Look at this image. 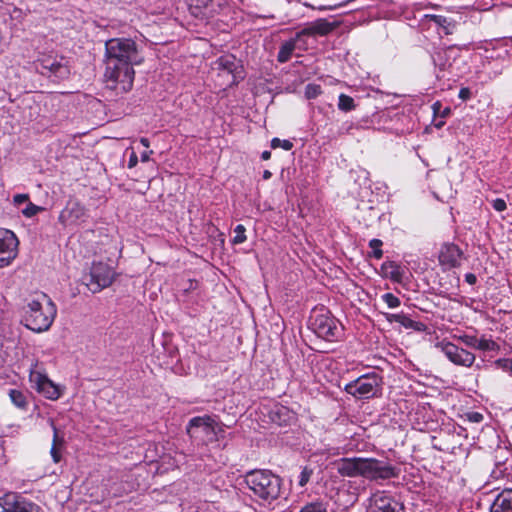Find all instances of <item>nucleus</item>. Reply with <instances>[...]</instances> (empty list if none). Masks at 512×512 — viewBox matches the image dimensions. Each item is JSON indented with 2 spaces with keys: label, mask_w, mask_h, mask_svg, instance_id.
<instances>
[{
  "label": "nucleus",
  "mask_w": 512,
  "mask_h": 512,
  "mask_svg": "<svg viewBox=\"0 0 512 512\" xmlns=\"http://www.w3.org/2000/svg\"><path fill=\"white\" fill-rule=\"evenodd\" d=\"M471 95H472L471 90L467 87H463L460 89L458 97L461 100L466 101L471 98Z\"/></svg>",
  "instance_id": "nucleus-43"
},
{
  "label": "nucleus",
  "mask_w": 512,
  "mask_h": 512,
  "mask_svg": "<svg viewBox=\"0 0 512 512\" xmlns=\"http://www.w3.org/2000/svg\"><path fill=\"white\" fill-rule=\"evenodd\" d=\"M271 158V152L270 151H263L261 154L262 160H269Z\"/></svg>",
  "instance_id": "nucleus-51"
},
{
  "label": "nucleus",
  "mask_w": 512,
  "mask_h": 512,
  "mask_svg": "<svg viewBox=\"0 0 512 512\" xmlns=\"http://www.w3.org/2000/svg\"><path fill=\"white\" fill-rule=\"evenodd\" d=\"M370 512H403V505L385 492H376L370 499Z\"/></svg>",
  "instance_id": "nucleus-13"
},
{
  "label": "nucleus",
  "mask_w": 512,
  "mask_h": 512,
  "mask_svg": "<svg viewBox=\"0 0 512 512\" xmlns=\"http://www.w3.org/2000/svg\"><path fill=\"white\" fill-rule=\"evenodd\" d=\"M9 397L12 401V403L21 410H26L28 407V401L27 396L24 392L17 390V389H11L9 391Z\"/></svg>",
  "instance_id": "nucleus-24"
},
{
  "label": "nucleus",
  "mask_w": 512,
  "mask_h": 512,
  "mask_svg": "<svg viewBox=\"0 0 512 512\" xmlns=\"http://www.w3.org/2000/svg\"><path fill=\"white\" fill-rule=\"evenodd\" d=\"M244 481L252 493L250 496L261 504H271L280 496L282 481L270 470L250 471Z\"/></svg>",
  "instance_id": "nucleus-3"
},
{
  "label": "nucleus",
  "mask_w": 512,
  "mask_h": 512,
  "mask_svg": "<svg viewBox=\"0 0 512 512\" xmlns=\"http://www.w3.org/2000/svg\"><path fill=\"white\" fill-rule=\"evenodd\" d=\"M312 473H313L312 469H309L308 467L303 468V470L301 471V473L298 477V484L300 487H304L308 483Z\"/></svg>",
  "instance_id": "nucleus-37"
},
{
  "label": "nucleus",
  "mask_w": 512,
  "mask_h": 512,
  "mask_svg": "<svg viewBox=\"0 0 512 512\" xmlns=\"http://www.w3.org/2000/svg\"><path fill=\"white\" fill-rule=\"evenodd\" d=\"M398 323L401 326L405 327L406 329H411V327L413 326V320L404 313H401L400 320Z\"/></svg>",
  "instance_id": "nucleus-39"
},
{
  "label": "nucleus",
  "mask_w": 512,
  "mask_h": 512,
  "mask_svg": "<svg viewBox=\"0 0 512 512\" xmlns=\"http://www.w3.org/2000/svg\"><path fill=\"white\" fill-rule=\"evenodd\" d=\"M490 512H512V488L501 490L489 507Z\"/></svg>",
  "instance_id": "nucleus-17"
},
{
  "label": "nucleus",
  "mask_w": 512,
  "mask_h": 512,
  "mask_svg": "<svg viewBox=\"0 0 512 512\" xmlns=\"http://www.w3.org/2000/svg\"><path fill=\"white\" fill-rule=\"evenodd\" d=\"M153 153L152 150H149V151H144L142 154H141V161L142 162H147L149 161L150 159V155Z\"/></svg>",
  "instance_id": "nucleus-48"
},
{
  "label": "nucleus",
  "mask_w": 512,
  "mask_h": 512,
  "mask_svg": "<svg viewBox=\"0 0 512 512\" xmlns=\"http://www.w3.org/2000/svg\"><path fill=\"white\" fill-rule=\"evenodd\" d=\"M493 209L497 212H503L506 210L507 205L504 199L502 198H496L490 201Z\"/></svg>",
  "instance_id": "nucleus-38"
},
{
  "label": "nucleus",
  "mask_w": 512,
  "mask_h": 512,
  "mask_svg": "<svg viewBox=\"0 0 512 512\" xmlns=\"http://www.w3.org/2000/svg\"><path fill=\"white\" fill-rule=\"evenodd\" d=\"M13 202L15 205H20L24 202H29V195L28 194H16L13 197Z\"/></svg>",
  "instance_id": "nucleus-42"
},
{
  "label": "nucleus",
  "mask_w": 512,
  "mask_h": 512,
  "mask_svg": "<svg viewBox=\"0 0 512 512\" xmlns=\"http://www.w3.org/2000/svg\"><path fill=\"white\" fill-rule=\"evenodd\" d=\"M468 420L473 423H480L483 421V415L479 412H471L467 414Z\"/></svg>",
  "instance_id": "nucleus-41"
},
{
  "label": "nucleus",
  "mask_w": 512,
  "mask_h": 512,
  "mask_svg": "<svg viewBox=\"0 0 512 512\" xmlns=\"http://www.w3.org/2000/svg\"><path fill=\"white\" fill-rule=\"evenodd\" d=\"M321 93L322 89L320 85L310 83L305 87V97L307 99H315Z\"/></svg>",
  "instance_id": "nucleus-31"
},
{
  "label": "nucleus",
  "mask_w": 512,
  "mask_h": 512,
  "mask_svg": "<svg viewBox=\"0 0 512 512\" xmlns=\"http://www.w3.org/2000/svg\"><path fill=\"white\" fill-rule=\"evenodd\" d=\"M42 210V207L33 204L32 202H28L25 209L22 210V213L25 217L31 218L35 216L39 211Z\"/></svg>",
  "instance_id": "nucleus-36"
},
{
  "label": "nucleus",
  "mask_w": 512,
  "mask_h": 512,
  "mask_svg": "<svg viewBox=\"0 0 512 512\" xmlns=\"http://www.w3.org/2000/svg\"><path fill=\"white\" fill-rule=\"evenodd\" d=\"M299 512H327V504L322 501L307 503Z\"/></svg>",
  "instance_id": "nucleus-28"
},
{
  "label": "nucleus",
  "mask_w": 512,
  "mask_h": 512,
  "mask_svg": "<svg viewBox=\"0 0 512 512\" xmlns=\"http://www.w3.org/2000/svg\"><path fill=\"white\" fill-rule=\"evenodd\" d=\"M337 26V23H331L327 19L320 18L311 22L307 27L297 32V38L315 35L325 36L332 32Z\"/></svg>",
  "instance_id": "nucleus-16"
},
{
  "label": "nucleus",
  "mask_w": 512,
  "mask_h": 512,
  "mask_svg": "<svg viewBox=\"0 0 512 512\" xmlns=\"http://www.w3.org/2000/svg\"><path fill=\"white\" fill-rule=\"evenodd\" d=\"M271 147L273 149L282 148L286 151H289L293 148V143L289 140H281L279 138H273L271 140Z\"/></svg>",
  "instance_id": "nucleus-33"
},
{
  "label": "nucleus",
  "mask_w": 512,
  "mask_h": 512,
  "mask_svg": "<svg viewBox=\"0 0 512 512\" xmlns=\"http://www.w3.org/2000/svg\"><path fill=\"white\" fill-rule=\"evenodd\" d=\"M335 467L343 477H363L364 458H341L335 462Z\"/></svg>",
  "instance_id": "nucleus-14"
},
{
  "label": "nucleus",
  "mask_w": 512,
  "mask_h": 512,
  "mask_svg": "<svg viewBox=\"0 0 512 512\" xmlns=\"http://www.w3.org/2000/svg\"><path fill=\"white\" fill-rule=\"evenodd\" d=\"M16 256L17 254H7L6 256L0 257V268L10 265Z\"/></svg>",
  "instance_id": "nucleus-40"
},
{
  "label": "nucleus",
  "mask_w": 512,
  "mask_h": 512,
  "mask_svg": "<svg viewBox=\"0 0 512 512\" xmlns=\"http://www.w3.org/2000/svg\"><path fill=\"white\" fill-rule=\"evenodd\" d=\"M465 281L470 284V285H474L477 281V277L475 274L473 273H466L465 274Z\"/></svg>",
  "instance_id": "nucleus-46"
},
{
  "label": "nucleus",
  "mask_w": 512,
  "mask_h": 512,
  "mask_svg": "<svg viewBox=\"0 0 512 512\" xmlns=\"http://www.w3.org/2000/svg\"><path fill=\"white\" fill-rule=\"evenodd\" d=\"M356 108L354 99L346 94H340L338 98V109L343 112H350Z\"/></svg>",
  "instance_id": "nucleus-26"
},
{
  "label": "nucleus",
  "mask_w": 512,
  "mask_h": 512,
  "mask_svg": "<svg viewBox=\"0 0 512 512\" xmlns=\"http://www.w3.org/2000/svg\"><path fill=\"white\" fill-rule=\"evenodd\" d=\"M271 420L278 425L287 424L292 418V412L285 406L275 405L270 411Z\"/></svg>",
  "instance_id": "nucleus-23"
},
{
  "label": "nucleus",
  "mask_w": 512,
  "mask_h": 512,
  "mask_svg": "<svg viewBox=\"0 0 512 512\" xmlns=\"http://www.w3.org/2000/svg\"><path fill=\"white\" fill-rule=\"evenodd\" d=\"M186 429L190 438L203 445L219 441L225 433L222 425L209 415L191 418Z\"/></svg>",
  "instance_id": "nucleus-4"
},
{
  "label": "nucleus",
  "mask_w": 512,
  "mask_h": 512,
  "mask_svg": "<svg viewBox=\"0 0 512 512\" xmlns=\"http://www.w3.org/2000/svg\"><path fill=\"white\" fill-rule=\"evenodd\" d=\"M494 365L496 366V368L512 374V359L500 358L494 362Z\"/></svg>",
  "instance_id": "nucleus-32"
},
{
  "label": "nucleus",
  "mask_w": 512,
  "mask_h": 512,
  "mask_svg": "<svg viewBox=\"0 0 512 512\" xmlns=\"http://www.w3.org/2000/svg\"><path fill=\"white\" fill-rule=\"evenodd\" d=\"M35 70L43 76L54 80H64L70 75V68L65 57L44 54L34 62Z\"/></svg>",
  "instance_id": "nucleus-7"
},
{
  "label": "nucleus",
  "mask_w": 512,
  "mask_h": 512,
  "mask_svg": "<svg viewBox=\"0 0 512 512\" xmlns=\"http://www.w3.org/2000/svg\"><path fill=\"white\" fill-rule=\"evenodd\" d=\"M18 244L19 241L12 231H3L0 236V254H17Z\"/></svg>",
  "instance_id": "nucleus-20"
},
{
  "label": "nucleus",
  "mask_w": 512,
  "mask_h": 512,
  "mask_svg": "<svg viewBox=\"0 0 512 512\" xmlns=\"http://www.w3.org/2000/svg\"><path fill=\"white\" fill-rule=\"evenodd\" d=\"M218 69L233 73L237 68V61L234 56H223L217 60Z\"/></svg>",
  "instance_id": "nucleus-25"
},
{
  "label": "nucleus",
  "mask_w": 512,
  "mask_h": 512,
  "mask_svg": "<svg viewBox=\"0 0 512 512\" xmlns=\"http://www.w3.org/2000/svg\"><path fill=\"white\" fill-rule=\"evenodd\" d=\"M499 349V345L493 341L492 339H487L485 337L478 338L476 350L480 351H497Z\"/></svg>",
  "instance_id": "nucleus-27"
},
{
  "label": "nucleus",
  "mask_w": 512,
  "mask_h": 512,
  "mask_svg": "<svg viewBox=\"0 0 512 512\" xmlns=\"http://www.w3.org/2000/svg\"><path fill=\"white\" fill-rule=\"evenodd\" d=\"M301 38H297V34L295 37L285 41L279 48L277 54V61L279 63H286L290 60L294 50L296 49L297 42L300 41Z\"/></svg>",
  "instance_id": "nucleus-22"
},
{
  "label": "nucleus",
  "mask_w": 512,
  "mask_h": 512,
  "mask_svg": "<svg viewBox=\"0 0 512 512\" xmlns=\"http://www.w3.org/2000/svg\"><path fill=\"white\" fill-rule=\"evenodd\" d=\"M459 58L460 48L454 45L435 51L432 55V60L435 67L438 69L436 77L438 79L444 78L445 72L457 76L461 71V68L457 66V60Z\"/></svg>",
  "instance_id": "nucleus-8"
},
{
  "label": "nucleus",
  "mask_w": 512,
  "mask_h": 512,
  "mask_svg": "<svg viewBox=\"0 0 512 512\" xmlns=\"http://www.w3.org/2000/svg\"><path fill=\"white\" fill-rule=\"evenodd\" d=\"M458 340L463 343L465 346L470 347L472 349H476L478 338L474 335L464 334L458 337Z\"/></svg>",
  "instance_id": "nucleus-35"
},
{
  "label": "nucleus",
  "mask_w": 512,
  "mask_h": 512,
  "mask_svg": "<svg viewBox=\"0 0 512 512\" xmlns=\"http://www.w3.org/2000/svg\"><path fill=\"white\" fill-rule=\"evenodd\" d=\"M10 495L0 497V506L3 510L1 512H35L36 505L27 500L9 501Z\"/></svg>",
  "instance_id": "nucleus-18"
},
{
  "label": "nucleus",
  "mask_w": 512,
  "mask_h": 512,
  "mask_svg": "<svg viewBox=\"0 0 512 512\" xmlns=\"http://www.w3.org/2000/svg\"><path fill=\"white\" fill-rule=\"evenodd\" d=\"M438 346L449 361L455 365L471 367L475 361L476 357L472 352L452 342H441Z\"/></svg>",
  "instance_id": "nucleus-11"
},
{
  "label": "nucleus",
  "mask_w": 512,
  "mask_h": 512,
  "mask_svg": "<svg viewBox=\"0 0 512 512\" xmlns=\"http://www.w3.org/2000/svg\"><path fill=\"white\" fill-rule=\"evenodd\" d=\"M73 211H76V217H80L81 215H83V208L79 205V204H75V207L72 208V212Z\"/></svg>",
  "instance_id": "nucleus-50"
},
{
  "label": "nucleus",
  "mask_w": 512,
  "mask_h": 512,
  "mask_svg": "<svg viewBox=\"0 0 512 512\" xmlns=\"http://www.w3.org/2000/svg\"><path fill=\"white\" fill-rule=\"evenodd\" d=\"M383 242L380 239H371L369 241V247L372 249L370 257L375 259H381L383 256V250L381 249Z\"/></svg>",
  "instance_id": "nucleus-29"
},
{
  "label": "nucleus",
  "mask_w": 512,
  "mask_h": 512,
  "mask_svg": "<svg viewBox=\"0 0 512 512\" xmlns=\"http://www.w3.org/2000/svg\"><path fill=\"white\" fill-rule=\"evenodd\" d=\"M30 382L35 384V388L47 399L57 400L61 396L60 388L55 385L45 374L32 370L30 372Z\"/></svg>",
  "instance_id": "nucleus-12"
},
{
  "label": "nucleus",
  "mask_w": 512,
  "mask_h": 512,
  "mask_svg": "<svg viewBox=\"0 0 512 512\" xmlns=\"http://www.w3.org/2000/svg\"><path fill=\"white\" fill-rule=\"evenodd\" d=\"M400 316H401V313H397V314H386V319L389 321V322H395V323H398L399 320H400Z\"/></svg>",
  "instance_id": "nucleus-47"
},
{
  "label": "nucleus",
  "mask_w": 512,
  "mask_h": 512,
  "mask_svg": "<svg viewBox=\"0 0 512 512\" xmlns=\"http://www.w3.org/2000/svg\"><path fill=\"white\" fill-rule=\"evenodd\" d=\"M349 1H350V0H347L346 2L340 3V4L335 5V6H328V7H326V6H322V7H320L319 9H320V10H333V9H335V8H337V7L344 6V5H345L346 3H348Z\"/></svg>",
  "instance_id": "nucleus-49"
},
{
  "label": "nucleus",
  "mask_w": 512,
  "mask_h": 512,
  "mask_svg": "<svg viewBox=\"0 0 512 512\" xmlns=\"http://www.w3.org/2000/svg\"><path fill=\"white\" fill-rule=\"evenodd\" d=\"M310 327L318 337L327 341L337 340L343 331L340 322L324 308L313 312Z\"/></svg>",
  "instance_id": "nucleus-6"
},
{
  "label": "nucleus",
  "mask_w": 512,
  "mask_h": 512,
  "mask_svg": "<svg viewBox=\"0 0 512 512\" xmlns=\"http://www.w3.org/2000/svg\"><path fill=\"white\" fill-rule=\"evenodd\" d=\"M140 143H141L144 147H146V148H148V147L150 146V142H149L148 138H145V137H142V138L140 139Z\"/></svg>",
  "instance_id": "nucleus-52"
},
{
  "label": "nucleus",
  "mask_w": 512,
  "mask_h": 512,
  "mask_svg": "<svg viewBox=\"0 0 512 512\" xmlns=\"http://www.w3.org/2000/svg\"><path fill=\"white\" fill-rule=\"evenodd\" d=\"M382 300L389 308H397L400 305V299L392 293H385L381 296Z\"/></svg>",
  "instance_id": "nucleus-34"
},
{
  "label": "nucleus",
  "mask_w": 512,
  "mask_h": 512,
  "mask_svg": "<svg viewBox=\"0 0 512 512\" xmlns=\"http://www.w3.org/2000/svg\"><path fill=\"white\" fill-rule=\"evenodd\" d=\"M381 275L384 278H388L394 282L401 283L404 277V269L395 261H385L382 263Z\"/></svg>",
  "instance_id": "nucleus-19"
},
{
  "label": "nucleus",
  "mask_w": 512,
  "mask_h": 512,
  "mask_svg": "<svg viewBox=\"0 0 512 512\" xmlns=\"http://www.w3.org/2000/svg\"><path fill=\"white\" fill-rule=\"evenodd\" d=\"M262 176L264 180H268L272 177V173L269 170H264Z\"/></svg>",
  "instance_id": "nucleus-53"
},
{
  "label": "nucleus",
  "mask_w": 512,
  "mask_h": 512,
  "mask_svg": "<svg viewBox=\"0 0 512 512\" xmlns=\"http://www.w3.org/2000/svg\"><path fill=\"white\" fill-rule=\"evenodd\" d=\"M115 272L106 263L94 262L90 272L83 276V283L92 293L100 292L110 286L114 280Z\"/></svg>",
  "instance_id": "nucleus-9"
},
{
  "label": "nucleus",
  "mask_w": 512,
  "mask_h": 512,
  "mask_svg": "<svg viewBox=\"0 0 512 512\" xmlns=\"http://www.w3.org/2000/svg\"><path fill=\"white\" fill-rule=\"evenodd\" d=\"M412 330L418 331V332H424L427 329L426 324L423 322H418L413 320V326L411 327Z\"/></svg>",
  "instance_id": "nucleus-44"
},
{
  "label": "nucleus",
  "mask_w": 512,
  "mask_h": 512,
  "mask_svg": "<svg viewBox=\"0 0 512 512\" xmlns=\"http://www.w3.org/2000/svg\"><path fill=\"white\" fill-rule=\"evenodd\" d=\"M400 469L386 461L364 458L363 478L370 481L389 480L399 476Z\"/></svg>",
  "instance_id": "nucleus-10"
},
{
  "label": "nucleus",
  "mask_w": 512,
  "mask_h": 512,
  "mask_svg": "<svg viewBox=\"0 0 512 512\" xmlns=\"http://www.w3.org/2000/svg\"><path fill=\"white\" fill-rule=\"evenodd\" d=\"M462 254L461 249L456 244H444L439 253V263L447 269L458 267Z\"/></svg>",
  "instance_id": "nucleus-15"
},
{
  "label": "nucleus",
  "mask_w": 512,
  "mask_h": 512,
  "mask_svg": "<svg viewBox=\"0 0 512 512\" xmlns=\"http://www.w3.org/2000/svg\"><path fill=\"white\" fill-rule=\"evenodd\" d=\"M144 57L136 42L130 38H112L105 42V83L116 94L129 92L135 78L134 66Z\"/></svg>",
  "instance_id": "nucleus-1"
},
{
  "label": "nucleus",
  "mask_w": 512,
  "mask_h": 512,
  "mask_svg": "<svg viewBox=\"0 0 512 512\" xmlns=\"http://www.w3.org/2000/svg\"><path fill=\"white\" fill-rule=\"evenodd\" d=\"M246 228L242 224H238L234 229V237L231 239L233 244H241L244 243L247 239L246 237Z\"/></svg>",
  "instance_id": "nucleus-30"
},
{
  "label": "nucleus",
  "mask_w": 512,
  "mask_h": 512,
  "mask_svg": "<svg viewBox=\"0 0 512 512\" xmlns=\"http://www.w3.org/2000/svg\"><path fill=\"white\" fill-rule=\"evenodd\" d=\"M51 427L53 430V440L50 449V455L54 463H59L61 460V450L64 446L65 441L64 438L59 435V431L53 421H51Z\"/></svg>",
  "instance_id": "nucleus-21"
},
{
  "label": "nucleus",
  "mask_w": 512,
  "mask_h": 512,
  "mask_svg": "<svg viewBox=\"0 0 512 512\" xmlns=\"http://www.w3.org/2000/svg\"><path fill=\"white\" fill-rule=\"evenodd\" d=\"M138 163V157L136 155V153L133 151L131 154H130V157H129V160H128V168H134Z\"/></svg>",
  "instance_id": "nucleus-45"
},
{
  "label": "nucleus",
  "mask_w": 512,
  "mask_h": 512,
  "mask_svg": "<svg viewBox=\"0 0 512 512\" xmlns=\"http://www.w3.org/2000/svg\"><path fill=\"white\" fill-rule=\"evenodd\" d=\"M56 314L57 307L52 299L45 293H39L28 302L23 322L28 329L41 333L51 327Z\"/></svg>",
  "instance_id": "nucleus-2"
},
{
  "label": "nucleus",
  "mask_w": 512,
  "mask_h": 512,
  "mask_svg": "<svg viewBox=\"0 0 512 512\" xmlns=\"http://www.w3.org/2000/svg\"><path fill=\"white\" fill-rule=\"evenodd\" d=\"M382 386V376L376 372H371L348 382L344 391L358 400H368L381 396Z\"/></svg>",
  "instance_id": "nucleus-5"
}]
</instances>
